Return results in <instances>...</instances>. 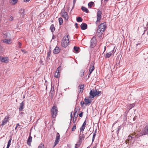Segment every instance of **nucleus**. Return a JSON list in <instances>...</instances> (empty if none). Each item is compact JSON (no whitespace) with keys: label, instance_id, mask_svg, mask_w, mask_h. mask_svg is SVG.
Wrapping results in <instances>:
<instances>
[{"label":"nucleus","instance_id":"1","mask_svg":"<svg viewBox=\"0 0 148 148\" xmlns=\"http://www.w3.org/2000/svg\"><path fill=\"white\" fill-rule=\"evenodd\" d=\"M107 26L106 23H101L98 27L97 33L102 34L106 28Z\"/></svg>","mask_w":148,"mask_h":148},{"label":"nucleus","instance_id":"2","mask_svg":"<svg viewBox=\"0 0 148 148\" xmlns=\"http://www.w3.org/2000/svg\"><path fill=\"white\" fill-rule=\"evenodd\" d=\"M58 111L57 107L54 105L51 110V115L53 118H55L56 117Z\"/></svg>","mask_w":148,"mask_h":148},{"label":"nucleus","instance_id":"3","mask_svg":"<svg viewBox=\"0 0 148 148\" xmlns=\"http://www.w3.org/2000/svg\"><path fill=\"white\" fill-rule=\"evenodd\" d=\"M61 15L65 20H67L68 19L69 16L67 13L66 12L64 8H63L61 11Z\"/></svg>","mask_w":148,"mask_h":148},{"label":"nucleus","instance_id":"4","mask_svg":"<svg viewBox=\"0 0 148 148\" xmlns=\"http://www.w3.org/2000/svg\"><path fill=\"white\" fill-rule=\"evenodd\" d=\"M148 134V126H146L144 129L141 132L140 134V136H141L143 135L147 134Z\"/></svg>","mask_w":148,"mask_h":148},{"label":"nucleus","instance_id":"5","mask_svg":"<svg viewBox=\"0 0 148 148\" xmlns=\"http://www.w3.org/2000/svg\"><path fill=\"white\" fill-rule=\"evenodd\" d=\"M3 37L4 39H10L11 38V35L8 32H4L3 34Z\"/></svg>","mask_w":148,"mask_h":148},{"label":"nucleus","instance_id":"6","mask_svg":"<svg viewBox=\"0 0 148 148\" xmlns=\"http://www.w3.org/2000/svg\"><path fill=\"white\" fill-rule=\"evenodd\" d=\"M102 14V13L101 11L99 10H98L97 16V21H100L101 19Z\"/></svg>","mask_w":148,"mask_h":148},{"label":"nucleus","instance_id":"7","mask_svg":"<svg viewBox=\"0 0 148 148\" xmlns=\"http://www.w3.org/2000/svg\"><path fill=\"white\" fill-rule=\"evenodd\" d=\"M91 47L92 48L94 47L96 45V39L94 38H93L90 40Z\"/></svg>","mask_w":148,"mask_h":148},{"label":"nucleus","instance_id":"8","mask_svg":"<svg viewBox=\"0 0 148 148\" xmlns=\"http://www.w3.org/2000/svg\"><path fill=\"white\" fill-rule=\"evenodd\" d=\"M60 139V135L59 133H57L56 134V140L54 142L55 145H56L59 142V140Z\"/></svg>","mask_w":148,"mask_h":148},{"label":"nucleus","instance_id":"9","mask_svg":"<svg viewBox=\"0 0 148 148\" xmlns=\"http://www.w3.org/2000/svg\"><path fill=\"white\" fill-rule=\"evenodd\" d=\"M8 60V58L7 57H3L0 56V61L2 62H7Z\"/></svg>","mask_w":148,"mask_h":148},{"label":"nucleus","instance_id":"10","mask_svg":"<svg viewBox=\"0 0 148 148\" xmlns=\"http://www.w3.org/2000/svg\"><path fill=\"white\" fill-rule=\"evenodd\" d=\"M8 117H6L2 121V123L0 125V126H3L4 125L6 124L8 121Z\"/></svg>","mask_w":148,"mask_h":148},{"label":"nucleus","instance_id":"11","mask_svg":"<svg viewBox=\"0 0 148 148\" xmlns=\"http://www.w3.org/2000/svg\"><path fill=\"white\" fill-rule=\"evenodd\" d=\"M69 41H63L62 42V46L64 47H66L69 44Z\"/></svg>","mask_w":148,"mask_h":148},{"label":"nucleus","instance_id":"12","mask_svg":"<svg viewBox=\"0 0 148 148\" xmlns=\"http://www.w3.org/2000/svg\"><path fill=\"white\" fill-rule=\"evenodd\" d=\"M25 103L24 102L22 101L21 103L19 108L20 111H22L24 109V108Z\"/></svg>","mask_w":148,"mask_h":148},{"label":"nucleus","instance_id":"13","mask_svg":"<svg viewBox=\"0 0 148 148\" xmlns=\"http://www.w3.org/2000/svg\"><path fill=\"white\" fill-rule=\"evenodd\" d=\"M80 27L82 29L85 30L87 28V25L86 23H82L81 24Z\"/></svg>","mask_w":148,"mask_h":148},{"label":"nucleus","instance_id":"14","mask_svg":"<svg viewBox=\"0 0 148 148\" xmlns=\"http://www.w3.org/2000/svg\"><path fill=\"white\" fill-rule=\"evenodd\" d=\"M90 97H89L92 98H93L94 97L96 96V95H95V91H92V90H91L90 93Z\"/></svg>","mask_w":148,"mask_h":148},{"label":"nucleus","instance_id":"15","mask_svg":"<svg viewBox=\"0 0 148 148\" xmlns=\"http://www.w3.org/2000/svg\"><path fill=\"white\" fill-rule=\"evenodd\" d=\"M32 137L31 136V133H30L29 136L28 138V140H27V144L29 145H31V143L32 141Z\"/></svg>","mask_w":148,"mask_h":148},{"label":"nucleus","instance_id":"16","mask_svg":"<svg viewBox=\"0 0 148 148\" xmlns=\"http://www.w3.org/2000/svg\"><path fill=\"white\" fill-rule=\"evenodd\" d=\"M60 49L58 47H56L53 50V53L55 54L58 53L60 51Z\"/></svg>","mask_w":148,"mask_h":148},{"label":"nucleus","instance_id":"17","mask_svg":"<svg viewBox=\"0 0 148 148\" xmlns=\"http://www.w3.org/2000/svg\"><path fill=\"white\" fill-rule=\"evenodd\" d=\"M3 41L4 43L8 44H10L12 43L10 39H4L3 40Z\"/></svg>","mask_w":148,"mask_h":148},{"label":"nucleus","instance_id":"18","mask_svg":"<svg viewBox=\"0 0 148 148\" xmlns=\"http://www.w3.org/2000/svg\"><path fill=\"white\" fill-rule=\"evenodd\" d=\"M84 87V85H79V88L80 89V90H79V92H83Z\"/></svg>","mask_w":148,"mask_h":148},{"label":"nucleus","instance_id":"19","mask_svg":"<svg viewBox=\"0 0 148 148\" xmlns=\"http://www.w3.org/2000/svg\"><path fill=\"white\" fill-rule=\"evenodd\" d=\"M69 35L65 36L63 38V41H69L68 38Z\"/></svg>","mask_w":148,"mask_h":148},{"label":"nucleus","instance_id":"20","mask_svg":"<svg viewBox=\"0 0 148 148\" xmlns=\"http://www.w3.org/2000/svg\"><path fill=\"white\" fill-rule=\"evenodd\" d=\"M95 69L94 65L91 66L89 70V75H90Z\"/></svg>","mask_w":148,"mask_h":148},{"label":"nucleus","instance_id":"21","mask_svg":"<svg viewBox=\"0 0 148 148\" xmlns=\"http://www.w3.org/2000/svg\"><path fill=\"white\" fill-rule=\"evenodd\" d=\"M82 10L84 12L88 13L89 12L88 10L84 7L82 6L81 8Z\"/></svg>","mask_w":148,"mask_h":148},{"label":"nucleus","instance_id":"22","mask_svg":"<svg viewBox=\"0 0 148 148\" xmlns=\"http://www.w3.org/2000/svg\"><path fill=\"white\" fill-rule=\"evenodd\" d=\"M82 141H81L79 140V142H77V143L75 144V148H78V147H79L80 145L82 143Z\"/></svg>","mask_w":148,"mask_h":148},{"label":"nucleus","instance_id":"23","mask_svg":"<svg viewBox=\"0 0 148 148\" xmlns=\"http://www.w3.org/2000/svg\"><path fill=\"white\" fill-rule=\"evenodd\" d=\"M84 101L85 102V104L86 105L89 103H91V101L89 99H87L86 98H85Z\"/></svg>","mask_w":148,"mask_h":148},{"label":"nucleus","instance_id":"24","mask_svg":"<svg viewBox=\"0 0 148 148\" xmlns=\"http://www.w3.org/2000/svg\"><path fill=\"white\" fill-rule=\"evenodd\" d=\"M18 2L17 0H10V2L11 4L15 5Z\"/></svg>","mask_w":148,"mask_h":148},{"label":"nucleus","instance_id":"25","mask_svg":"<svg viewBox=\"0 0 148 148\" xmlns=\"http://www.w3.org/2000/svg\"><path fill=\"white\" fill-rule=\"evenodd\" d=\"M95 95H96V96H99L101 94V91H99V90H96L95 91Z\"/></svg>","mask_w":148,"mask_h":148},{"label":"nucleus","instance_id":"26","mask_svg":"<svg viewBox=\"0 0 148 148\" xmlns=\"http://www.w3.org/2000/svg\"><path fill=\"white\" fill-rule=\"evenodd\" d=\"M94 3L92 1L90 2L88 4V5L89 8H91L93 5H94Z\"/></svg>","mask_w":148,"mask_h":148},{"label":"nucleus","instance_id":"27","mask_svg":"<svg viewBox=\"0 0 148 148\" xmlns=\"http://www.w3.org/2000/svg\"><path fill=\"white\" fill-rule=\"evenodd\" d=\"M79 140L80 141H82V140H83L84 138V135L83 134H82L79 135Z\"/></svg>","mask_w":148,"mask_h":148},{"label":"nucleus","instance_id":"28","mask_svg":"<svg viewBox=\"0 0 148 148\" xmlns=\"http://www.w3.org/2000/svg\"><path fill=\"white\" fill-rule=\"evenodd\" d=\"M50 29L52 32H53L55 31V28L54 27V25L53 24H52L51 25L50 27Z\"/></svg>","mask_w":148,"mask_h":148},{"label":"nucleus","instance_id":"29","mask_svg":"<svg viewBox=\"0 0 148 148\" xmlns=\"http://www.w3.org/2000/svg\"><path fill=\"white\" fill-rule=\"evenodd\" d=\"M19 13L23 15L25 13V10L24 9H21L19 12Z\"/></svg>","mask_w":148,"mask_h":148},{"label":"nucleus","instance_id":"30","mask_svg":"<svg viewBox=\"0 0 148 148\" xmlns=\"http://www.w3.org/2000/svg\"><path fill=\"white\" fill-rule=\"evenodd\" d=\"M60 73V72H57V71H56L55 73V77L57 78L59 77Z\"/></svg>","mask_w":148,"mask_h":148},{"label":"nucleus","instance_id":"31","mask_svg":"<svg viewBox=\"0 0 148 148\" xmlns=\"http://www.w3.org/2000/svg\"><path fill=\"white\" fill-rule=\"evenodd\" d=\"M111 52H109L106 54L105 56V58H109L112 55V54L111 53Z\"/></svg>","mask_w":148,"mask_h":148},{"label":"nucleus","instance_id":"32","mask_svg":"<svg viewBox=\"0 0 148 148\" xmlns=\"http://www.w3.org/2000/svg\"><path fill=\"white\" fill-rule=\"evenodd\" d=\"M77 21L78 22H81L83 21V19L82 18L80 17H78L77 18H76Z\"/></svg>","mask_w":148,"mask_h":148},{"label":"nucleus","instance_id":"33","mask_svg":"<svg viewBox=\"0 0 148 148\" xmlns=\"http://www.w3.org/2000/svg\"><path fill=\"white\" fill-rule=\"evenodd\" d=\"M59 24L60 25H61L63 22V19L61 18H59L58 19Z\"/></svg>","mask_w":148,"mask_h":148},{"label":"nucleus","instance_id":"34","mask_svg":"<svg viewBox=\"0 0 148 148\" xmlns=\"http://www.w3.org/2000/svg\"><path fill=\"white\" fill-rule=\"evenodd\" d=\"M51 53L50 51H49L48 52L47 54V60H50V57L51 56Z\"/></svg>","mask_w":148,"mask_h":148},{"label":"nucleus","instance_id":"35","mask_svg":"<svg viewBox=\"0 0 148 148\" xmlns=\"http://www.w3.org/2000/svg\"><path fill=\"white\" fill-rule=\"evenodd\" d=\"M11 140H12V139L11 138H10L8 141V145H7V147L6 148H9L10 145V143H11Z\"/></svg>","mask_w":148,"mask_h":148},{"label":"nucleus","instance_id":"36","mask_svg":"<svg viewBox=\"0 0 148 148\" xmlns=\"http://www.w3.org/2000/svg\"><path fill=\"white\" fill-rule=\"evenodd\" d=\"M74 50L76 52H78L79 50V48L78 47L74 46Z\"/></svg>","mask_w":148,"mask_h":148},{"label":"nucleus","instance_id":"37","mask_svg":"<svg viewBox=\"0 0 148 148\" xmlns=\"http://www.w3.org/2000/svg\"><path fill=\"white\" fill-rule=\"evenodd\" d=\"M85 127H85L83 125L82 126V127L80 129V130L81 132H83L84 131Z\"/></svg>","mask_w":148,"mask_h":148},{"label":"nucleus","instance_id":"38","mask_svg":"<svg viewBox=\"0 0 148 148\" xmlns=\"http://www.w3.org/2000/svg\"><path fill=\"white\" fill-rule=\"evenodd\" d=\"M38 148H44V146L43 144L42 143H41L38 147Z\"/></svg>","mask_w":148,"mask_h":148},{"label":"nucleus","instance_id":"39","mask_svg":"<svg viewBox=\"0 0 148 148\" xmlns=\"http://www.w3.org/2000/svg\"><path fill=\"white\" fill-rule=\"evenodd\" d=\"M135 106V104L134 103L131 104L130 105L129 107L130 108V110L132 108H133Z\"/></svg>","mask_w":148,"mask_h":148},{"label":"nucleus","instance_id":"40","mask_svg":"<svg viewBox=\"0 0 148 148\" xmlns=\"http://www.w3.org/2000/svg\"><path fill=\"white\" fill-rule=\"evenodd\" d=\"M78 116V114H74L73 118L75 119H77V118Z\"/></svg>","mask_w":148,"mask_h":148},{"label":"nucleus","instance_id":"41","mask_svg":"<svg viewBox=\"0 0 148 148\" xmlns=\"http://www.w3.org/2000/svg\"><path fill=\"white\" fill-rule=\"evenodd\" d=\"M96 134H95L94 133L93 135V137L92 138V142H93L94 141L95 138L96 136Z\"/></svg>","mask_w":148,"mask_h":148},{"label":"nucleus","instance_id":"42","mask_svg":"<svg viewBox=\"0 0 148 148\" xmlns=\"http://www.w3.org/2000/svg\"><path fill=\"white\" fill-rule=\"evenodd\" d=\"M85 104L84 102L83 101H81L80 102V104L82 105V107L84 106L83 105Z\"/></svg>","mask_w":148,"mask_h":148},{"label":"nucleus","instance_id":"43","mask_svg":"<svg viewBox=\"0 0 148 148\" xmlns=\"http://www.w3.org/2000/svg\"><path fill=\"white\" fill-rule=\"evenodd\" d=\"M76 129V125H74L72 127V131H74L75 130V129Z\"/></svg>","mask_w":148,"mask_h":148},{"label":"nucleus","instance_id":"44","mask_svg":"<svg viewBox=\"0 0 148 148\" xmlns=\"http://www.w3.org/2000/svg\"><path fill=\"white\" fill-rule=\"evenodd\" d=\"M84 112H82L81 113L79 114V116L80 117H82L83 116V114Z\"/></svg>","mask_w":148,"mask_h":148},{"label":"nucleus","instance_id":"45","mask_svg":"<svg viewBox=\"0 0 148 148\" xmlns=\"http://www.w3.org/2000/svg\"><path fill=\"white\" fill-rule=\"evenodd\" d=\"M97 34L98 37H101L102 36V34H101V33H97Z\"/></svg>","mask_w":148,"mask_h":148},{"label":"nucleus","instance_id":"46","mask_svg":"<svg viewBox=\"0 0 148 148\" xmlns=\"http://www.w3.org/2000/svg\"><path fill=\"white\" fill-rule=\"evenodd\" d=\"M78 111V109L76 108L74 110V114H77V112Z\"/></svg>","mask_w":148,"mask_h":148},{"label":"nucleus","instance_id":"47","mask_svg":"<svg viewBox=\"0 0 148 148\" xmlns=\"http://www.w3.org/2000/svg\"><path fill=\"white\" fill-rule=\"evenodd\" d=\"M72 112H71V115H70V117H71V121H70V124H71V121L72 120V118H73V116H72Z\"/></svg>","mask_w":148,"mask_h":148},{"label":"nucleus","instance_id":"48","mask_svg":"<svg viewBox=\"0 0 148 148\" xmlns=\"http://www.w3.org/2000/svg\"><path fill=\"white\" fill-rule=\"evenodd\" d=\"M9 19L10 21H12L13 20V17L12 16H10Z\"/></svg>","mask_w":148,"mask_h":148},{"label":"nucleus","instance_id":"49","mask_svg":"<svg viewBox=\"0 0 148 148\" xmlns=\"http://www.w3.org/2000/svg\"><path fill=\"white\" fill-rule=\"evenodd\" d=\"M86 121L85 120L84 122L83 123V124H82V125L83 126H84L85 127H86Z\"/></svg>","mask_w":148,"mask_h":148},{"label":"nucleus","instance_id":"50","mask_svg":"<svg viewBox=\"0 0 148 148\" xmlns=\"http://www.w3.org/2000/svg\"><path fill=\"white\" fill-rule=\"evenodd\" d=\"M114 48L112 51H110V52H111V53L112 54H113L115 53V52L114 51Z\"/></svg>","mask_w":148,"mask_h":148},{"label":"nucleus","instance_id":"51","mask_svg":"<svg viewBox=\"0 0 148 148\" xmlns=\"http://www.w3.org/2000/svg\"><path fill=\"white\" fill-rule=\"evenodd\" d=\"M18 45L19 46V47L21 48V46L22 45V44L20 42H18Z\"/></svg>","mask_w":148,"mask_h":148},{"label":"nucleus","instance_id":"52","mask_svg":"<svg viewBox=\"0 0 148 148\" xmlns=\"http://www.w3.org/2000/svg\"><path fill=\"white\" fill-rule=\"evenodd\" d=\"M121 126H118V128H117V130H118V131H119L120 130H121Z\"/></svg>","mask_w":148,"mask_h":148},{"label":"nucleus","instance_id":"53","mask_svg":"<svg viewBox=\"0 0 148 148\" xmlns=\"http://www.w3.org/2000/svg\"><path fill=\"white\" fill-rule=\"evenodd\" d=\"M60 66L58 67L57 69V70L56 71H57V72H60Z\"/></svg>","mask_w":148,"mask_h":148},{"label":"nucleus","instance_id":"54","mask_svg":"<svg viewBox=\"0 0 148 148\" xmlns=\"http://www.w3.org/2000/svg\"><path fill=\"white\" fill-rule=\"evenodd\" d=\"M75 26L76 28H78V24L77 23H75Z\"/></svg>","mask_w":148,"mask_h":148},{"label":"nucleus","instance_id":"55","mask_svg":"<svg viewBox=\"0 0 148 148\" xmlns=\"http://www.w3.org/2000/svg\"><path fill=\"white\" fill-rule=\"evenodd\" d=\"M76 0H73V7L74 6V5L75 4V3H76Z\"/></svg>","mask_w":148,"mask_h":148},{"label":"nucleus","instance_id":"56","mask_svg":"<svg viewBox=\"0 0 148 148\" xmlns=\"http://www.w3.org/2000/svg\"><path fill=\"white\" fill-rule=\"evenodd\" d=\"M21 50L24 53H27V51L24 49H22Z\"/></svg>","mask_w":148,"mask_h":148},{"label":"nucleus","instance_id":"57","mask_svg":"<svg viewBox=\"0 0 148 148\" xmlns=\"http://www.w3.org/2000/svg\"><path fill=\"white\" fill-rule=\"evenodd\" d=\"M76 119H74V118L73 119V123H75V121H76Z\"/></svg>","mask_w":148,"mask_h":148},{"label":"nucleus","instance_id":"58","mask_svg":"<svg viewBox=\"0 0 148 148\" xmlns=\"http://www.w3.org/2000/svg\"><path fill=\"white\" fill-rule=\"evenodd\" d=\"M2 47L0 46V53L2 52Z\"/></svg>","mask_w":148,"mask_h":148},{"label":"nucleus","instance_id":"59","mask_svg":"<svg viewBox=\"0 0 148 148\" xmlns=\"http://www.w3.org/2000/svg\"><path fill=\"white\" fill-rule=\"evenodd\" d=\"M84 72H83L82 74L80 75L81 77H82L84 76Z\"/></svg>","mask_w":148,"mask_h":148},{"label":"nucleus","instance_id":"60","mask_svg":"<svg viewBox=\"0 0 148 148\" xmlns=\"http://www.w3.org/2000/svg\"><path fill=\"white\" fill-rule=\"evenodd\" d=\"M97 129H96V130H95V131L94 132V134H96V133H97Z\"/></svg>","mask_w":148,"mask_h":148},{"label":"nucleus","instance_id":"61","mask_svg":"<svg viewBox=\"0 0 148 148\" xmlns=\"http://www.w3.org/2000/svg\"><path fill=\"white\" fill-rule=\"evenodd\" d=\"M119 131H118V130H117L116 131V134H119Z\"/></svg>","mask_w":148,"mask_h":148},{"label":"nucleus","instance_id":"62","mask_svg":"<svg viewBox=\"0 0 148 148\" xmlns=\"http://www.w3.org/2000/svg\"><path fill=\"white\" fill-rule=\"evenodd\" d=\"M20 125H19V123H17L16 124V127H17L18 126H19Z\"/></svg>","mask_w":148,"mask_h":148},{"label":"nucleus","instance_id":"63","mask_svg":"<svg viewBox=\"0 0 148 148\" xmlns=\"http://www.w3.org/2000/svg\"><path fill=\"white\" fill-rule=\"evenodd\" d=\"M128 137H129V139H130V138L132 139V138H133V137H132L131 136H129Z\"/></svg>","mask_w":148,"mask_h":148},{"label":"nucleus","instance_id":"64","mask_svg":"<svg viewBox=\"0 0 148 148\" xmlns=\"http://www.w3.org/2000/svg\"><path fill=\"white\" fill-rule=\"evenodd\" d=\"M30 0H24V1L25 2H28Z\"/></svg>","mask_w":148,"mask_h":148}]
</instances>
